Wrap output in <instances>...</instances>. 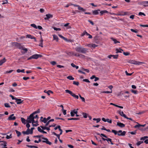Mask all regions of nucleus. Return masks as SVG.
<instances>
[{
    "instance_id": "obj_6",
    "label": "nucleus",
    "mask_w": 148,
    "mask_h": 148,
    "mask_svg": "<svg viewBox=\"0 0 148 148\" xmlns=\"http://www.w3.org/2000/svg\"><path fill=\"white\" fill-rule=\"evenodd\" d=\"M128 62L131 64L136 65H140V64L142 63V62H141L136 61L133 60H129L128 61Z\"/></svg>"
},
{
    "instance_id": "obj_38",
    "label": "nucleus",
    "mask_w": 148,
    "mask_h": 148,
    "mask_svg": "<svg viewBox=\"0 0 148 148\" xmlns=\"http://www.w3.org/2000/svg\"><path fill=\"white\" fill-rule=\"evenodd\" d=\"M93 120H94V121H97L96 123H98L100 121H101V119L99 118H97V119L93 118Z\"/></svg>"
},
{
    "instance_id": "obj_20",
    "label": "nucleus",
    "mask_w": 148,
    "mask_h": 148,
    "mask_svg": "<svg viewBox=\"0 0 148 148\" xmlns=\"http://www.w3.org/2000/svg\"><path fill=\"white\" fill-rule=\"evenodd\" d=\"M94 39L95 41V42L97 43L99 42V36L97 35H96L94 37Z\"/></svg>"
},
{
    "instance_id": "obj_27",
    "label": "nucleus",
    "mask_w": 148,
    "mask_h": 148,
    "mask_svg": "<svg viewBox=\"0 0 148 148\" xmlns=\"http://www.w3.org/2000/svg\"><path fill=\"white\" fill-rule=\"evenodd\" d=\"M70 24L69 23H67L65 24L64 25V26L65 27H67V29H69L71 28V27L69 25Z\"/></svg>"
},
{
    "instance_id": "obj_56",
    "label": "nucleus",
    "mask_w": 148,
    "mask_h": 148,
    "mask_svg": "<svg viewBox=\"0 0 148 148\" xmlns=\"http://www.w3.org/2000/svg\"><path fill=\"white\" fill-rule=\"evenodd\" d=\"M82 71H85L87 73H89V70L88 69H86L83 68H82Z\"/></svg>"
},
{
    "instance_id": "obj_63",
    "label": "nucleus",
    "mask_w": 148,
    "mask_h": 148,
    "mask_svg": "<svg viewBox=\"0 0 148 148\" xmlns=\"http://www.w3.org/2000/svg\"><path fill=\"white\" fill-rule=\"evenodd\" d=\"M138 15L139 16H141L142 15H143L144 16H145L146 15L143 12H140L138 13Z\"/></svg>"
},
{
    "instance_id": "obj_19",
    "label": "nucleus",
    "mask_w": 148,
    "mask_h": 148,
    "mask_svg": "<svg viewBox=\"0 0 148 148\" xmlns=\"http://www.w3.org/2000/svg\"><path fill=\"white\" fill-rule=\"evenodd\" d=\"M141 4L143 5L145 7H148V1H143L141 2Z\"/></svg>"
},
{
    "instance_id": "obj_7",
    "label": "nucleus",
    "mask_w": 148,
    "mask_h": 148,
    "mask_svg": "<svg viewBox=\"0 0 148 148\" xmlns=\"http://www.w3.org/2000/svg\"><path fill=\"white\" fill-rule=\"evenodd\" d=\"M42 139L45 140L42 141V142L43 143H45L46 144H49L50 145H51V144L52 143L51 142H49L48 140V139L47 138H45V137H42Z\"/></svg>"
},
{
    "instance_id": "obj_49",
    "label": "nucleus",
    "mask_w": 148,
    "mask_h": 148,
    "mask_svg": "<svg viewBox=\"0 0 148 148\" xmlns=\"http://www.w3.org/2000/svg\"><path fill=\"white\" fill-rule=\"evenodd\" d=\"M73 84L74 85H76L77 86H78L79 83L78 82H76L75 81H73Z\"/></svg>"
},
{
    "instance_id": "obj_44",
    "label": "nucleus",
    "mask_w": 148,
    "mask_h": 148,
    "mask_svg": "<svg viewBox=\"0 0 148 148\" xmlns=\"http://www.w3.org/2000/svg\"><path fill=\"white\" fill-rule=\"evenodd\" d=\"M78 9L79 10H81L83 11H85V10L84 9L80 7L79 5L78 7Z\"/></svg>"
},
{
    "instance_id": "obj_62",
    "label": "nucleus",
    "mask_w": 148,
    "mask_h": 148,
    "mask_svg": "<svg viewBox=\"0 0 148 148\" xmlns=\"http://www.w3.org/2000/svg\"><path fill=\"white\" fill-rule=\"evenodd\" d=\"M129 133L131 134L132 135H135L136 133V131L131 132H129Z\"/></svg>"
},
{
    "instance_id": "obj_39",
    "label": "nucleus",
    "mask_w": 148,
    "mask_h": 148,
    "mask_svg": "<svg viewBox=\"0 0 148 148\" xmlns=\"http://www.w3.org/2000/svg\"><path fill=\"white\" fill-rule=\"evenodd\" d=\"M67 78L71 80H73L74 79V78H73L72 76L69 75L67 77Z\"/></svg>"
},
{
    "instance_id": "obj_45",
    "label": "nucleus",
    "mask_w": 148,
    "mask_h": 148,
    "mask_svg": "<svg viewBox=\"0 0 148 148\" xmlns=\"http://www.w3.org/2000/svg\"><path fill=\"white\" fill-rule=\"evenodd\" d=\"M124 14H122L121 13H119V14H115L117 15L118 16H123L125 15L126 14V12H124Z\"/></svg>"
},
{
    "instance_id": "obj_40",
    "label": "nucleus",
    "mask_w": 148,
    "mask_h": 148,
    "mask_svg": "<svg viewBox=\"0 0 148 148\" xmlns=\"http://www.w3.org/2000/svg\"><path fill=\"white\" fill-rule=\"evenodd\" d=\"M40 112V110L39 109H38L37 111L34 112L31 114H32V115H34L35 114L39 113Z\"/></svg>"
},
{
    "instance_id": "obj_53",
    "label": "nucleus",
    "mask_w": 148,
    "mask_h": 148,
    "mask_svg": "<svg viewBox=\"0 0 148 148\" xmlns=\"http://www.w3.org/2000/svg\"><path fill=\"white\" fill-rule=\"evenodd\" d=\"M118 55H113L112 56V57H113V58L114 59H116L118 58Z\"/></svg>"
},
{
    "instance_id": "obj_61",
    "label": "nucleus",
    "mask_w": 148,
    "mask_h": 148,
    "mask_svg": "<svg viewBox=\"0 0 148 148\" xmlns=\"http://www.w3.org/2000/svg\"><path fill=\"white\" fill-rule=\"evenodd\" d=\"M10 97H11L12 99V100H16V97H14V96H13V95H10Z\"/></svg>"
},
{
    "instance_id": "obj_42",
    "label": "nucleus",
    "mask_w": 148,
    "mask_h": 148,
    "mask_svg": "<svg viewBox=\"0 0 148 148\" xmlns=\"http://www.w3.org/2000/svg\"><path fill=\"white\" fill-rule=\"evenodd\" d=\"M82 114L83 115V117L85 118H87V116H88V114L86 113H84V112H83L82 113Z\"/></svg>"
},
{
    "instance_id": "obj_23",
    "label": "nucleus",
    "mask_w": 148,
    "mask_h": 148,
    "mask_svg": "<svg viewBox=\"0 0 148 148\" xmlns=\"http://www.w3.org/2000/svg\"><path fill=\"white\" fill-rule=\"evenodd\" d=\"M44 92L45 93H47L48 95H50V93H53V92L51 90H48L47 91L46 90H45Z\"/></svg>"
},
{
    "instance_id": "obj_26",
    "label": "nucleus",
    "mask_w": 148,
    "mask_h": 148,
    "mask_svg": "<svg viewBox=\"0 0 148 148\" xmlns=\"http://www.w3.org/2000/svg\"><path fill=\"white\" fill-rule=\"evenodd\" d=\"M54 121V119H51L49 120L47 122V123H46L45 125V126H48L49 124V123H50V122H53Z\"/></svg>"
},
{
    "instance_id": "obj_57",
    "label": "nucleus",
    "mask_w": 148,
    "mask_h": 148,
    "mask_svg": "<svg viewBox=\"0 0 148 148\" xmlns=\"http://www.w3.org/2000/svg\"><path fill=\"white\" fill-rule=\"evenodd\" d=\"M41 121L43 122L44 123H46L47 120L45 118H44L43 120H41Z\"/></svg>"
},
{
    "instance_id": "obj_47",
    "label": "nucleus",
    "mask_w": 148,
    "mask_h": 148,
    "mask_svg": "<svg viewBox=\"0 0 148 148\" xmlns=\"http://www.w3.org/2000/svg\"><path fill=\"white\" fill-rule=\"evenodd\" d=\"M4 106L6 108H10L11 107L10 106L8 103H4Z\"/></svg>"
},
{
    "instance_id": "obj_5",
    "label": "nucleus",
    "mask_w": 148,
    "mask_h": 148,
    "mask_svg": "<svg viewBox=\"0 0 148 148\" xmlns=\"http://www.w3.org/2000/svg\"><path fill=\"white\" fill-rule=\"evenodd\" d=\"M65 91L66 93H69L75 98L77 99H78V96L73 93L71 91L68 90H65Z\"/></svg>"
},
{
    "instance_id": "obj_34",
    "label": "nucleus",
    "mask_w": 148,
    "mask_h": 148,
    "mask_svg": "<svg viewBox=\"0 0 148 148\" xmlns=\"http://www.w3.org/2000/svg\"><path fill=\"white\" fill-rule=\"evenodd\" d=\"M80 119L79 118H68V120H79Z\"/></svg>"
},
{
    "instance_id": "obj_12",
    "label": "nucleus",
    "mask_w": 148,
    "mask_h": 148,
    "mask_svg": "<svg viewBox=\"0 0 148 148\" xmlns=\"http://www.w3.org/2000/svg\"><path fill=\"white\" fill-rule=\"evenodd\" d=\"M46 16V17L44 18L45 20H48L50 18H52L53 17V15L50 14H47Z\"/></svg>"
},
{
    "instance_id": "obj_22",
    "label": "nucleus",
    "mask_w": 148,
    "mask_h": 148,
    "mask_svg": "<svg viewBox=\"0 0 148 148\" xmlns=\"http://www.w3.org/2000/svg\"><path fill=\"white\" fill-rule=\"evenodd\" d=\"M6 60L5 58H4L3 59H2L0 60V66H1L2 64L6 62Z\"/></svg>"
},
{
    "instance_id": "obj_43",
    "label": "nucleus",
    "mask_w": 148,
    "mask_h": 148,
    "mask_svg": "<svg viewBox=\"0 0 148 148\" xmlns=\"http://www.w3.org/2000/svg\"><path fill=\"white\" fill-rule=\"evenodd\" d=\"M15 132H16V133L17 134V136L18 137H19L21 135V132L17 130H15Z\"/></svg>"
},
{
    "instance_id": "obj_16",
    "label": "nucleus",
    "mask_w": 148,
    "mask_h": 148,
    "mask_svg": "<svg viewBox=\"0 0 148 148\" xmlns=\"http://www.w3.org/2000/svg\"><path fill=\"white\" fill-rule=\"evenodd\" d=\"M136 123L138 124L137 125H135L134 127V128H139V127H141V126L144 127L146 125L145 124H144V125H140V124H139L137 122H136Z\"/></svg>"
},
{
    "instance_id": "obj_35",
    "label": "nucleus",
    "mask_w": 148,
    "mask_h": 148,
    "mask_svg": "<svg viewBox=\"0 0 148 148\" xmlns=\"http://www.w3.org/2000/svg\"><path fill=\"white\" fill-rule=\"evenodd\" d=\"M71 65L73 67L75 68L76 69H77L79 68V66L75 65L74 63H72L71 64Z\"/></svg>"
},
{
    "instance_id": "obj_59",
    "label": "nucleus",
    "mask_w": 148,
    "mask_h": 148,
    "mask_svg": "<svg viewBox=\"0 0 148 148\" xmlns=\"http://www.w3.org/2000/svg\"><path fill=\"white\" fill-rule=\"evenodd\" d=\"M112 92V91H102L101 92V93H110Z\"/></svg>"
},
{
    "instance_id": "obj_41",
    "label": "nucleus",
    "mask_w": 148,
    "mask_h": 148,
    "mask_svg": "<svg viewBox=\"0 0 148 148\" xmlns=\"http://www.w3.org/2000/svg\"><path fill=\"white\" fill-rule=\"evenodd\" d=\"M58 36H59L61 38H62L64 40H67V39L64 37L63 36H62V35H60V34H58Z\"/></svg>"
},
{
    "instance_id": "obj_21",
    "label": "nucleus",
    "mask_w": 148,
    "mask_h": 148,
    "mask_svg": "<svg viewBox=\"0 0 148 148\" xmlns=\"http://www.w3.org/2000/svg\"><path fill=\"white\" fill-rule=\"evenodd\" d=\"M99 12L101 16L103 15L104 14L108 13V11L106 10H102L101 11H100Z\"/></svg>"
},
{
    "instance_id": "obj_4",
    "label": "nucleus",
    "mask_w": 148,
    "mask_h": 148,
    "mask_svg": "<svg viewBox=\"0 0 148 148\" xmlns=\"http://www.w3.org/2000/svg\"><path fill=\"white\" fill-rule=\"evenodd\" d=\"M42 56L41 55L36 54L31 56L29 57L28 58L27 60H28L32 59H37L38 58H41Z\"/></svg>"
},
{
    "instance_id": "obj_48",
    "label": "nucleus",
    "mask_w": 148,
    "mask_h": 148,
    "mask_svg": "<svg viewBox=\"0 0 148 148\" xmlns=\"http://www.w3.org/2000/svg\"><path fill=\"white\" fill-rule=\"evenodd\" d=\"M143 141H139L136 144L137 146L140 145L141 144L143 143Z\"/></svg>"
},
{
    "instance_id": "obj_31",
    "label": "nucleus",
    "mask_w": 148,
    "mask_h": 148,
    "mask_svg": "<svg viewBox=\"0 0 148 148\" xmlns=\"http://www.w3.org/2000/svg\"><path fill=\"white\" fill-rule=\"evenodd\" d=\"M111 39L114 42V43L115 44H116L117 43H120V42L119 41H117L116 40V39L113 38H111Z\"/></svg>"
},
{
    "instance_id": "obj_37",
    "label": "nucleus",
    "mask_w": 148,
    "mask_h": 148,
    "mask_svg": "<svg viewBox=\"0 0 148 148\" xmlns=\"http://www.w3.org/2000/svg\"><path fill=\"white\" fill-rule=\"evenodd\" d=\"M21 120L22 123L24 124H26L25 121L26 120L24 118L21 117Z\"/></svg>"
},
{
    "instance_id": "obj_58",
    "label": "nucleus",
    "mask_w": 148,
    "mask_h": 148,
    "mask_svg": "<svg viewBox=\"0 0 148 148\" xmlns=\"http://www.w3.org/2000/svg\"><path fill=\"white\" fill-rule=\"evenodd\" d=\"M12 134H11L9 136L8 135H7V136L6 137V138L7 139H9L10 138H11L12 137Z\"/></svg>"
},
{
    "instance_id": "obj_2",
    "label": "nucleus",
    "mask_w": 148,
    "mask_h": 148,
    "mask_svg": "<svg viewBox=\"0 0 148 148\" xmlns=\"http://www.w3.org/2000/svg\"><path fill=\"white\" fill-rule=\"evenodd\" d=\"M75 50L77 52L85 54L87 52L88 49L86 48H83L81 47H77L75 48Z\"/></svg>"
},
{
    "instance_id": "obj_32",
    "label": "nucleus",
    "mask_w": 148,
    "mask_h": 148,
    "mask_svg": "<svg viewBox=\"0 0 148 148\" xmlns=\"http://www.w3.org/2000/svg\"><path fill=\"white\" fill-rule=\"evenodd\" d=\"M88 33L86 31H85L81 35V36H83L85 35H86L87 36L88 35Z\"/></svg>"
},
{
    "instance_id": "obj_50",
    "label": "nucleus",
    "mask_w": 148,
    "mask_h": 148,
    "mask_svg": "<svg viewBox=\"0 0 148 148\" xmlns=\"http://www.w3.org/2000/svg\"><path fill=\"white\" fill-rule=\"evenodd\" d=\"M130 30L132 32H134L136 33H137L138 32V30L137 29L135 30L133 29H130Z\"/></svg>"
},
{
    "instance_id": "obj_64",
    "label": "nucleus",
    "mask_w": 148,
    "mask_h": 148,
    "mask_svg": "<svg viewBox=\"0 0 148 148\" xmlns=\"http://www.w3.org/2000/svg\"><path fill=\"white\" fill-rule=\"evenodd\" d=\"M34 127H32L31 128V129L30 130V134H32L33 133V130L34 129Z\"/></svg>"
},
{
    "instance_id": "obj_54",
    "label": "nucleus",
    "mask_w": 148,
    "mask_h": 148,
    "mask_svg": "<svg viewBox=\"0 0 148 148\" xmlns=\"http://www.w3.org/2000/svg\"><path fill=\"white\" fill-rule=\"evenodd\" d=\"M106 122H107L110 123H112V120L111 119H106Z\"/></svg>"
},
{
    "instance_id": "obj_14",
    "label": "nucleus",
    "mask_w": 148,
    "mask_h": 148,
    "mask_svg": "<svg viewBox=\"0 0 148 148\" xmlns=\"http://www.w3.org/2000/svg\"><path fill=\"white\" fill-rule=\"evenodd\" d=\"M15 100L17 104H20L21 103H22L23 101V100H22L20 99H17V98Z\"/></svg>"
},
{
    "instance_id": "obj_55",
    "label": "nucleus",
    "mask_w": 148,
    "mask_h": 148,
    "mask_svg": "<svg viewBox=\"0 0 148 148\" xmlns=\"http://www.w3.org/2000/svg\"><path fill=\"white\" fill-rule=\"evenodd\" d=\"M31 26L34 27L35 29H37V27L36 25L34 24H31Z\"/></svg>"
},
{
    "instance_id": "obj_18",
    "label": "nucleus",
    "mask_w": 148,
    "mask_h": 148,
    "mask_svg": "<svg viewBox=\"0 0 148 148\" xmlns=\"http://www.w3.org/2000/svg\"><path fill=\"white\" fill-rule=\"evenodd\" d=\"M117 125L121 128L124 127L125 126L124 124L120 122H117Z\"/></svg>"
},
{
    "instance_id": "obj_46",
    "label": "nucleus",
    "mask_w": 148,
    "mask_h": 148,
    "mask_svg": "<svg viewBox=\"0 0 148 148\" xmlns=\"http://www.w3.org/2000/svg\"><path fill=\"white\" fill-rule=\"evenodd\" d=\"M42 136H43L42 135H36V136H33L34 138H40L41 137H42Z\"/></svg>"
},
{
    "instance_id": "obj_13",
    "label": "nucleus",
    "mask_w": 148,
    "mask_h": 148,
    "mask_svg": "<svg viewBox=\"0 0 148 148\" xmlns=\"http://www.w3.org/2000/svg\"><path fill=\"white\" fill-rule=\"evenodd\" d=\"M118 113L121 116L124 117V118H125L126 116L125 114L123 111H121V110H120L118 111Z\"/></svg>"
},
{
    "instance_id": "obj_52",
    "label": "nucleus",
    "mask_w": 148,
    "mask_h": 148,
    "mask_svg": "<svg viewBox=\"0 0 148 148\" xmlns=\"http://www.w3.org/2000/svg\"><path fill=\"white\" fill-rule=\"evenodd\" d=\"M131 91L132 92L134 93V94H137V91L136 90H134L133 89H132L131 90Z\"/></svg>"
},
{
    "instance_id": "obj_15",
    "label": "nucleus",
    "mask_w": 148,
    "mask_h": 148,
    "mask_svg": "<svg viewBox=\"0 0 148 148\" xmlns=\"http://www.w3.org/2000/svg\"><path fill=\"white\" fill-rule=\"evenodd\" d=\"M29 118H30L32 122V123H35V120H34V115L32 114H31L29 116Z\"/></svg>"
},
{
    "instance_id": "obj_24",
    "label": "nucleus",
    "mask_w": 148,
    "mask_h": 148,
    "mask_svg": "<svg viewBox=\"0 0 148 148\" xmlns=\"http://www.w3.org/2000/svg\"><path fill=\"white\" fill-rule=\"evenodd\" d=\"M116 53H122V51H123V49L119 48V49H116Z\"/></svg>"
},
{
    "instance_id": "obj_3",
    "label": "nucleus",
    "mask_w": 148,
    "mask_h": 148,
    "mask_svg": "<svg viewBox=\"0 0 148 148\" xmlns=\"http://www.w3.org/2000/svg\"><path fill=\"white\" fill-rule=\"evenodd\" d=\"M96 134L97 135H100L101 137H103L105 138H105L103 137L102 138V139L103 141H107L108 142H111L112 139L111 138H108L107 136L103 134H100L96 132Z\"/></svg>"
},
{
    "instance_id": "obj_17",
    "label": "nucleus",
    "mask_w": 148,
    "mask_h": 148,
    "mask_svg": "<svg viewBox=\"0 0 148 148\" xmlns=\"http://www.w3.org/2000/svg\"><path fill=\"white\" fill-rule=\"evenodd\" d=\"M30 130L29 128H27L26 131H23L22 133L24 134H26L27 135H28L30 134Z\"/></svg>"
},
{
    "instance_id": "obj_51",
    "label": "nucleus",
    "mask_w": 148,
    "mask_h": 148,
    "mask_svg": "<svg viewBox=\"0 0 148 148\" xmlns=\"http://www.w3.org/2000/svg\"><path fill=\"white\" fill-rule=\"evenodd\" d=\"M53 28L55 31H60L61 30V29L60 28H56L55 27H53Z\"/></svg>"
},
{
    "instance_id": "obj_30",
    "label": "nucleus",
    "mask_w": 148,
    "mask_h": 148,
    "mask_svg": "<svg viewBox=\"0 0 148 148\" xmlns=\"http://www.w3.org/2000/svg\"><path fill=\"white\" fill-rule=\"evenodd\" d=\"M4 143H1L0 144V146H3L4 147H6L7 146V142L5 141H3V142Z\"/></svg>"
},
{
    "instance_id": "obj_1",
    "label": "nucleus",
    "mask_w": 148,
    "mask_h": 148,
    "mask_svg": "<svg viewBox=\"0 0 148 148\" xmlns=\"http://www.w3.org/2000/svg\"><path fill=\"white\" fill-rule=\"evenodd\" d=\"M111 132L114 134L115 135H117L119 136H123L125 135L126 132L125 131H122L121 130L117 131L115 130H112Z\"/></svg>"
},
{
    "instance_id": "obj_11",
    "label": "nucleus",
    "mask_w": 148,
    "mask_h": 148,
    "mask_svg": "<svg viewBox=\"0 0 148 148\" xmlns=\"http://www.w3.org/2000/svg\"><path fill=\"white\" fill-rule=\"evenodd\" d=\"M26 38H30L31 39H34V41L35 42L36 41V38L34 36H32L30 34H27L26 35Z\"/></svg>"
},
{
    "instance_id": "obj_29",
    "label": "nucleus",
    "mask_w": 148,
    "mask_h": 148,
    "mask_svg": "<svg viewBox=\"0 0 148 148\" xmlns=\"http://www.w3.org/2000/svg\"><path fill=\"white\" fill-rule=\"evenodd\" d=\"M16 72L17 73H19L20 72H22L24 73H25V69L21 70L20 69H18L16 70Z\"/></svg>"
},
{
    "instance_id": "obj_8",
    "label": "nucleus",
    "mask_w": 148,
    "mask_h": 148,
    "mask_svg": "<svg viewBox=\"0 0 148 148\" xmlns=\"http://www.w3.org/2000/svg\"><path fill=\"white\" fill-rule=\"evenodd\" d=\"M14 115V114H11L9 116V117L7 119L9 121L15 120L16 119V117L15 116H13Z\"/></svg>"
},
{
    "instance_id": "obj_60",
    "label": "nucleus",
    "mask_w": 148,
    "mask_h": 148,
    "mask_svg": "<svg viewBox=\"0 0 148 148\" xmlns=\"http://www.w3.org/2000/svg\"><path fill=\"white\" fill-rule=\"evenodd\" d=\"M21 49L24 51L25 53L27 52L28 51L27 49V48H24V47L23 46L22 47V49Z\"/></svg>"
},
{
    "instance_id": "obj_33",
    "label": "nucleus",
    "mask_w": 148,
    "mask_h": 148,
    "mask_svg": "<svg viewBox=\"0 0 148 148\" xmlns=\"http://www.w3.org/2000/svg\"><path fill=\"white\" fill-rule=\"evenodd\" d=\"M26 121L27 123H32L30 118H29V117H27V119L26 120Z\"/></svg>"
},
{
    "instance_id": "obj_36",
    "label": "nucleus",
    "mask_w": 148,
    "mask_h": 148,
    "mask_svg": "<svg viewBox=\"0 0 148 148\" xmlns=\"http://www.w3.org/2000/svg\"><path fill=\"white\" fill-rule=\"evenodd\" d=\"M60 127H60V126L59 125L57 126V128L59 130L60 132H60V134H62L63 131H62V130L61 129Z\"/></svg>"
},
{
    "instance_id": "obj_10",
    "label": "nucleus",
    "mask_w": 148,
    "mask_h": 148,
    "mask_svg": "<svg viewBox=\"0 0 148 148\" xmlns=\"http://www.w3.org/2000/svg\"><path fill=\"white\" fill-rule=\"evenodd\" d=\"M100 11V9H97L94 10L92 11V14L93 15H98L99 14V12Z\"/></svg>"
},
{
    "instance_id": "obj_25",
    "label": "nucleus",
    "mask_w": 148,
    "mask_h": 148,
    "mask_svg": "<svg viewBox=\"0 0 148 148\" xmlns=\"http://www.w3.org/2000/svg\"><path fill=\"white\" fill-rule=\"evenodd\" d=\"M53 37L54 40H56L57 42L58 41V38L56 35L54 34L53 35Z\"/></svg>"
},
{
    "instance_id": "obj_9",
    "label": "nucleus",
    "mask_w": 148,
    "mask_h": 148,
    "mask_svg": "<svg viewBox=\"0 0 148 148\" xmlns=\"http://www.w3.org/2000/svg\"><path fill=\"white\" fill-rule=\"evenodd\" d=\"M15 46L17 48L20 49H22V47L20 43H18L17 42H14Z\"/></svg>"
},
{
    "instance_id": "obj_28",
    "label": "nucleus",
    "mask_w": 148,
    "mask_h": 148,
    "mask_svg": "<svg viewBox=\"0 0 148 148\" xmlns=\"http://www.w3.org/2000/svg\"><path fill=\"white\" fill-rule=\"evenodd\" d=\"M41 37V40H40V43L39 45V46L41 47H43V39L42 38L41 36L40 37Z\"/></svg>"
}]
</instances>
